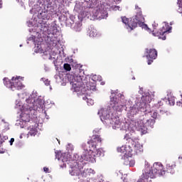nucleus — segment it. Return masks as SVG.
I'll return each mask as SVG.
<instances>
[{
	"label": "nucleus",
	"instance_id": "nucleus-1",
	"mask_svg": "<svg viewBox=\"0 0 182 182\" xmlns=\"http://www.w3.org/2000/svg\"><path fill=\"white\" fill-rule=\"evenodd\" d=\"M99 143H102V138L99 135H92L90 140L87 141V144H82V147L85 151L81 155V159L85 160V161H92L93 156H92V153H93Z\"/></svg>",
	"mask_w": 182,
	"mask_h": 182
},
{
	"label": "nucleus",
	"instance_id": "nucleus-2",
	"mask_svg": "<svg viewBox=\"0 0 182 182\" xmlns=\"http://www.w3.org/2000/svg\"><path fill=\"white\" fill-rule=\"evenodd\" d=\"M166 174V168L160 162H155L151 170L149 172H145L141 176V179L137 182H144V180H149V178H154L156 176L159 177L164 176Z\"/></svg>",
	"mask_w": 182,
	"mask_h": 182
},
{
	"label": "nucleus",
	"instance_id": "nucleus-3",
	"mask_svg": "<svg viewBox=\"0 0 182 182\" xmlns=\"http://www.w3.org/2000/svg\"><path fill=\"white\" fill-rule=\"evenodd\" d=\"M80 73V70H77L73 75H68V77L71 79L70 82L72 83L73 87L75 92H79L80 90V87H83V86H85V83H86L85 76Z\"/></svg>",
	"mask_w": 182,
	"mask_h": 182
},
{
	"label": "nucleus",
	"instance_id": "nucleus-4",
	"mask_svg": "<svg viewBox=\"0 0 182 182\" xmlns=\"http://www.w3.org/2000/svg\"><path fill=\"white\" fill-rule=\"evenodd\" d=\"M125 105L126 100H124V95L122 94H119V96L114 95L110 99V106L117 112H122Z\"/></svg>",
	"mask_w": 182,
	"mask_h": 182
},
{
	"label": "nucleus",
	"instance_id": "nucleus-5",
	"mask_svg": "<svg viewBox=\"0 0 182 182\" xmlns=\"http://www.w3.org/2000/svg\"><path fill=\"white\" fill-rule=\"evenodd\" d=\"M19 79H21V77H13L11 80L5 77L4 78V84L6 87L13 90V92H14V90H21V89H23L24 86Z\"/></svg>",
	"mask_w": 182,
	"mask_h": 182
},
{
	"label": "nucleus",
	"instance_id": "nucleus-6",
	"mask_svg": "<svg viewBox=\"0 0 182 182\" xmlns=\"http://www.w3.org/2000/svg\"><path fill=\"white\" fill-rule=\"evenodd\" d=\"M172 27L168 26V23L165 24L162 28L159 29L156 33H153L154 36H157L159 39L166 41V33H170L171 32Z\"/></svg>",
	"mask_w": 182,
	"mask_h": 182
},
{
	"label": "nucleus",
	"instance_id": "nucleus-7",
	"mask_svg": "<svg viewBox=\"0 0 182 182\" xmlns=\"http://www.w3.org/2000/svg\"><path fill=\"white\" fill-rule=\"evenodd\" d=\"M26 103L23 105V109L26 110V109L31 112H33V113H35L36 109H38L35 105H36V102L35 98L33 97H28L26 100Z\"/></svg>",
	"mask_w": 182,
	"mask_h": 182
},
{
	"label": "nucleus",
	"instance_id": "nucleus-8",
	"mask_svg": "<svg viewBox=\"0 0 182 182\" xmlns=\"http://www.w3.org/2000/svg\"><path fill=\"white\" fill-rule=\"evenodd\" d=\"M137 25H139V26H143V25L146 24H144V21H140V18H138L136 17H132L130 18L127 29H130V31H133L134 29H136V28H137Z\"/></svg>",
	"mask_w": 182,
	"mask_h": 182
},
{
	"label": "nucleus",
	"instance_id": "nucleus-9",
	"mask_svg": "<svg viewBox=\"0 0 182 182\" xmlns=\"http://www.w3.org/2000/svg\"><path fill=\"white\" fill-rule=\"evenodd\" d=\"M135 126L136 129L139 132H141L142 134H146L147 133V127L146 126V121L144 119V117H141L136 123Z\"/></svg>",
	"mask_w": 182,
	"mask_h": 182
},
{
	"label": "nucleus",
	"instance_id": "nucleus-10",
	"mask_svg": "<svg viewBox=\"0 0 182 182\" xmlns=\"http://www.w3.org/2000/svg\"><path fill=\"white\" fill-rule=\"evenodd\" d=\"M146 59H148L147 63L148 65H151L152 62H154V59L157 58V50L154 48H146Z\"/></svg>",
	"mask_w": 182,
	"mask_h": 182
},
{
	"label": "nucleus",
	"instance_id": "nucleus-11",
	"mask_svg": "<svg viewBox=\"0 0 182 182\" xmlns=\"http://www.w3.org/2000/svg\"><path fill=\"white\" fill-rule=\"evenodd\" d=\"M21 114V119L23 120V122H25L26 123H29L31 122V114H34L33 111H29L28 108L26 109H23Z\"/></svg>",
	"mask_w": 182,
	"mask_h": 182
},
{
	"label": "nucleus",
	"instance_id": "nucleus-12",
	"mask_svg": "<svg viewBox=\"0 0 182 182\" xmlns=\"http://www.w3.org/2000/svg\"><path fill=\"white\" fill-rule=\"evenodd\" d=\"M146 106H147V102H144L143 100L136 103V105L134 106L135 114H137L139 112H146Z\"/></svg>",
	"mask_w": 182,
	"mask_h": 182
},
{
	"label": "nucleus",
	"instance_id": "nucleus-13",
	"mask_svg": "<svg viewBox=\"0 0 182 182\" xmlns=\"http://www.w3.org/2000/svg\"><path fill=\"white\" fill-rule=\"evenodd\" d=\"M129 142L132 144V146L134 147V150L136 154L143 153V145L140 144L139 141H134L133 139L129 138Z\"/></svg>",
	"mask_w": 182,
	"mask_h": 182
},
{
	"label": "nucleus",
	"instance_id": "nucleus-14",
	"mask_svg": "<svg viewBox=\"0 0 182 182\" xmlns=\"http://www.w3.org/2000/svg\"><path fill=\"white\" fill-rule=\"evenodd\" d=\"M95 16L97 19H105V18H107V11L98 9L95 11Z\"/></svg>",
	"mask_w": 182,
	"mask_h": 182
},
{
	"label": "nucleus",
	"instance_id": "nucleus-15",
	"mask_svg": "<svg viewBox=\"0 0 182 182\" xmlns=\"http://www.w3.org/2000/svg\"><path fill=\"white\" fill-rule=\"evenodd\" d=\"M165 170H166V173H170V174H174L176 173V163L171 162L167 164Z\"/></svg>",
	"mask_w": 182,
	"mask_h": 182
},
{
	"label": "nucleus",
	"instance_id": "nucleus-16",
	"mask_svg": "<svg viewBox=\"0 0 182 182\" xmlns=\"http://www.w3.org/2000/svg\"><path fill=\"white\" fill-rule=\"evenodd\" d=\"M135 18H138L139 21H143L144 22V16H143L141 8L137 5L135 6Z\"/></svg>",
	"mask_w": 182,
	"mask_h": 182
},
{
	"label": "nucleus",
	"instance_id": "nucleus-17",
	"mask_svg": "<svg viewBox=\"0 0 182 182\" xmlns=\"http://www.w3.org/2000/svg\"><path fill=\"white\" fill-rule=\"evenodd\" d=\"M144 120H145V124L146 126V132H147L148 129H153V127H154V123H156L155 119H146L144 117Z\"/></svg>",
	"mask_w": 182,
	"mask_h": 182
},
{
	"label": "nucleus",
	"instance_id": "nucleus-18",
	"mask_svg": "<svg viewBox=\"0 0 182 182\" xmlns=\"http://www.w3.org/2000/svg\"><path fill=\"white\" fill-rule=\"evenodd\" d=\"M74 29L75 32H80V31H82V23L80 22L76 23L74 26Z\"/></svg>",
	"mask_w": 182,
	"mask_h": 182
},
{
	"label": "nucleus",
	"instance_id": "nucleus-19",
	"mask_svg": "<svg viewBox=\"0 0 182 182\" xmlns=\"http://www.w3.org/2000/svg\"><path fill=\"white\" fill-rule=\"evenodd\" d=\"M90 36L91 38H96L97 36V30L95 28H91L90 31Z\"/></svg>",
	"mask_w": 182,
	"mask_h": 182
},
{
	"label": "nucleus",
	"instance_id": "nucleus-20",
	"mask_svg": "<svg viewBox=\"0 0 182 182\" xmlns=\"http://www.w3.org/2000/svg\"><path fill=\"white\" fill-rule=\"evenodd\" d=\"M124 164H126V166L129 165L130 167H133V166H134V161H129V158H126Z\"/></svg>",
	"mask_w": 182,
	"mask_h": 182
},
{
	"label": "nucleus",
	"instance_id": "nucleus-21",
	"mask_svg": "<svg viewBox=\"0 0 182 182\" xmlns=\"http://www.w3.org/2000/svg\"><path fill=\"white\" fill-rule=\"evenodd\" d=\"M121 18H122V23H124V25H126L127 28L129 27L130 19L127 18V17L126 16H122Z\"/></svg>",
	"mask_w": 182,
	"mask_h": 182
},
{
	"label": "nucleus",
	"instance_id": "nucleus-22",
	"mask_svg": "<svg viewBox=\"0 0 182 182\" xmlns=\"http://www.w3.org/2000/svg\"><path fill=\"white\" fill-rule=\"evenodd\" d=\"M28 129L31 130L29 132H28V134L30 136H35L36 134V131H35V127H33V125L32 126H30L28 127Z\"/></svg>",
	"mask_w": 182,
	"mask_h": 182
},
{
	"label": "nucleus",
	"instance_id": "nucleus-23",
	"mask_svg": "<svg viewBox=\"0 0 182 182\" xmlns=\"http://www.w3.org/2000/svg\"><path fill=\"white\" fill-rule=\"evenodd\" d=\"M112 124H114L117 127L122 124V122H120V119L119 118H114L112 119Z\"/></svg>",
	"mask_w": 182,
	"mask_h": 182
},
{
	"label": "nucleus",
	"instance_id": "nucleus-24",
	"mask_svg": "<svg viewBox=\"0 0 182 182\" xmlns=\"http://www.w3.org/2000/svg\"><path fill=\"white\" fill-rule=\"evenodd\" d=\"M117 151L118 153H122V154H126V153H127V150L124 146L117 148Z\"/></svg>",
	"mask_w": 182,
	"mask_h": 182
},
{
	"label": "nucleus",
	"instance_id": "nucleus-25",
	"mask_svg": "<svg viewBox=\"0 0 182 182\" xmlns=\"http://www.w3.org/2000/svg\"><path fill=\"white\" fill-rule=\"evenodd\" d=\"M166 102L167 101H165L164 100L159 101L157 104H156V107L163 109L161 107L164 106V103H166Z\"/></svg>",
	"mask_w": 182,
	"mask_h": 182
},
{
	"label": "nucleus",
	"instance_id": "nucleus-26",
	"mask_svg": "<svg viewBox=\"0 0 182 182\" xmlns=\"http://www.w3.org/2000/svg\"><path fill=\"white\" fill-rule=\"evenodd\" d=\"M94 153H96L97 157H100V156H103V151H102V149H97L95 148Z\"/></svg>",
	"mask_w": 182,
	"mask_h": 182
},
{
	"label": "nucleus",
	"instance_id": "nucleus-27",
	"mask_svg": "<svg viewBox=\"0 0 182 182\" xmlns=\"http://www.w3.org/2000/svg\"><path fill=\"white\" fill-rule=\"evenodd\" d=\"M63 68L67 72H70V70H72V67H70L69 63H65Z\"/></svg>",
	"mask_w": 182,
	"mask_h": 182
},
{
	"label": "nucleus",
	"instance_id": "nucleus-28",
	"mask_svg": "<svg viewBox=\"0 0 182 182\" xmlns=\"http://www.w3.org/2000/svg\"><path fill=\"white\" fill-rule=\"evenodd\" d=\"M167 100L168 102V105L170 106H174V105L176 103L174 101V98H173V97L168 98V100Z\"/></svg>",
	"mask_w": 182,
	"mask_h": 182
},
{
	"label": "nucleus",
	"instance_id": "nucleus-29",
	"mask_svg": "<svg viewBox=\"0 0 182 182\" xmlns=\"http://www.w3.org/2000/svg\"><path fill=\"white\" fill-rule=\"evenodd\" d=\"M160 114H158L156 112H151V117H152V119H157L158 117H159Z\"/></svg>",
	"mask_w": 182,
	"mask_h": 182
},
{
	"label": "nucleus",
	"instance_id": "nucleus-30",
	"mask_svg": "<svg viewBox=\"0 0 182 182\" xmlns=\"http://www.w3.org/2000/svg\"><path fill=\"white\" fill-rule=\"evenodd\" d=\"M92 80L94 82H97V80L100 81V80H102V77L99 76V75H95L92 76Z\"/></svg>",
	"mask_w": 182,
	"mask_h": 182
},
{
	"label": "nucleus",
	"instance_id": "nucleus-31",
	"mask_svg": "<svg viewBox=\"0 0 182 182\" xmlns=\"http://www.w3.org/2000/svg\"><path fill=\"white\" fill-rule=\"evenodd\" d=\"M159 115L161 116V114H164L165 113H167V109H164V108H161V109L159 110Z\"/></svg>",
	"mask_w": 182,
	"mask_h": 182
},
{
	"label": "nucleus",
	"instance_id": "nucleus-32",
	"mask_svg": "<svg viewBox=\"0 0 182 182\" xmlns=\"http://www.w3.org/2000/svg\"><path fill=\"white\" fill-rule=\"evenodd\" d=\"M41 28L43 31H48V24L47 23H42L41 24Z\"/></svg>",
	"mask_w": 182,
	"mask_h": 182
},
{
	"label": "nucleus",
	"instance_id": "nucleus-33",
	"mask_svg": "<svg viewBox=\"0 0 182 182\" xmlns=\"http://www.w3.org/2000/svg\"><path fill=\"white\" fill-rule=\"evenodd\" d=\"M87 105H94V102H93V100H87Z\"/></svg>",
	"mask_w": 182,
	"mask_h": 182
},
{
	"label": "nucleus",
	"instance_id": "nucleus-34",
	"mask_svg": "<svg viewBox=\"0 0 182 182\" xmlns=\"http://www.w3.org/2000/svg\"><path fill=\"white\" fill-rule=\"evenodd\" d=\"M176 105H177V106H178L179 107H182V100H181V101L176 102Z\"/></svg>",
	"mask_w": 182,
	"mask_h": 182
},
{
	"label": "nucleus",
	"instance_id": "nucleus-35",
	"mask_svg": "<svg viewBox=\"0 0 182 182\" xmlns=\"http://www.w3.org/2000/svg\"><path fill=\"white\" fill-rule=\"evenodd\" d=\"M14 141H15V139L14 138H11L10 139V146H12L14 144Z\"/></svg>",
	"mask_w": 182,
	"mask_h": 182
},
{
	"label": "nucleus",
	"instance_id": "nucleus-36",
	"mask_svg": "<svg viewBox=\"0 0 182 182\" xmlns=\"http://www.w3.org/2000/svg\"><path fill=\"white\" fill-rule=\"evenodd\" d=\"M43 170L46 173H49V168H47V167H44L43 168Z\"/></svg>",
	"mask_w": 182,
	"mask_h": 182
},
{
	"label": "nucleus",
	"instance_id": "nucleus-37",
	"mask_svg": "<svg viewBox=\"0 0 182 182\" xmlns=\"http://www.w3.org/2000/svg\"><path fill=\"white\" fill-rule=\"evenodd\" d=\"M114 11H117V9H120V6H115L114 8Z\"/></svg>",
	"mask_w": 182,
	"mask_h": 182
},
{
	"label": "nucleus",
	"instance_id": "nucleus-38",
	"mask_svg": "<svg viewBox=\"0 0 182 182\" xmlns=\"http://www.w3.org/2000/svg\"><path fill=\"white\" fill-rule=\"evenodd\" d=\"M106 112H107V111H106V110H105V111H103V112H102V116L105 117V114H106Z\"/></svg>",
	"mask_w": 182,
	"mask_h": 182
},
{
	"label": "nucleus",
	"instance_id": "nucleus-39",
	"mask_svg": "<svg viewBox=\"0 0 182 182\" xmlns=\"http://www.w3.org/2000/svg\"><path fill=\"white\" fill-rule=\"evenodd\" d=\"M75 167H76L77 166V162L75 161Z\"/></svg>",
	"mask_w": 182,
	"mask_h": 182
},
{
	"label": "nucleus",
	"instance_id": "nucleus-40",
	"mask_svg": "<svg viewBox=\"0 0 182 182\" xmlns=\"http://www.w3.org/2000/svg\"><path fill=\"white\" fill-rule=\"evenodd\" d=\"M109 115H106L107 119H109Z\"/></svg>",
	"mask_w": 182,
	"mask_h": 182
},
{
	"label": "nucleus",
	"instance_id": "nucleus-41",
	"mask_svg": "<svg viewBox=\"0 0 182 182\" xmlns=\"http://www.w3.org/2000/svg\"><path fill=\"white\" fill-rule=\"evenodd\" d=\"M72 176H75V173L72 174Z\"/></svg>",
	"mask_w": 182,
	"mask_h": 182
},
{
	"label": "nucleus",
	"instance_id": "nucleus-42",
	"mask_svg": "<svg viewBox=\"0 0 182 182\" xmlns=\"http://www.w3.org/2000/svg\"><path fill=\"white\" fill-rule=\"evenodd\" d=\"M132 79L135 80L136 78L133 77Z\"/></svg>",
	"mask_w": 182,
	"mask_h": 182
},
{
	"label": "nucleus",
	"instance_id": "nucleus-43",
	"mask_svg": "<svg viewBox=\"0 0 182 182\" xmlns=\"http://www.w3.org/2000/svg\"><path fill=\"white\" fill-rule=\"evenodd\" d=\"M18 1L19 2V0H18Z\"/></svg>",
	"mask_w": 182,
	"mask_h": 182
}]
</instances>
